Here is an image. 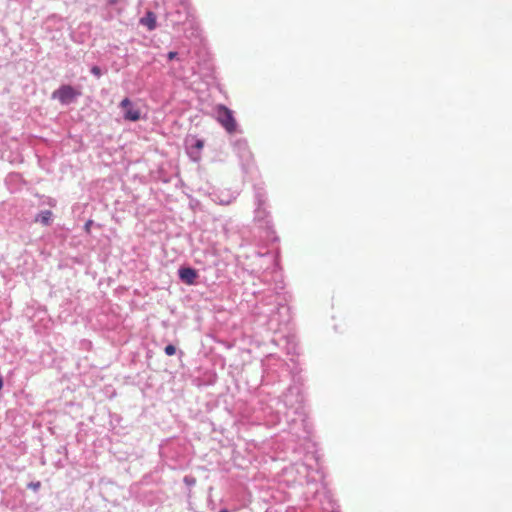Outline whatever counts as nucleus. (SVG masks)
<instances>
[{"instance_id":"1","label":"nucleus","mask_w":512,"mask_h":512,"mask_svg":"<svg viewBox=\"0 0 512 512\" xmlns=\"http://www.w3.org/2000/svg\"><path fill=\"white\" fill-rule=\"evenodd\" d=\"M217 121L223 126V128L230 134L234 133L237 128L236 120L233 116L232 110L225 105L216 106Z\"/></svg>"},{"instance_id":"2","label":"nucleus","mask_w":512,"mask_h":512,"mask_svg":"<svg viewBox=\"0 0 512 512\" xmlns=\"http://www.w3.org/2000/svg\"><path fill=\"white\" fill-rule=\"evenodd\" d=\"M80 95V91L74 89L71 85H62L52 93V98L57 99L62 104H69Z\"/></svg>"},{"instance_id":"3","label":"nucleus","mask_w":512,"mask_h":512,"mask_svg":"<svg viewBox=\"0 0 512 512\" xmlns=\"http://www.w3.org/2000/svg\"><path fill=\"white\" fill-rule=\"evenodd\" d=\"M120 106L124 109V118L129 121H137L140 119V111L139 109H135L132 106V102L128 98H124Z\"/></svg>"},{"instance_id":"4","label":"nucleus","mask_w":512,"mask_h":512,"mask_svg":"<svg viewBox=\"0 0 512 512\" xmlns=\"http://www.w3.org/2000/svg\"><path fill=\"white\" fill-rule=\"evenodd\" d=\"M178 274L180 280L187 285H194L198 277L197 271L190 267L180 268Z\"/></svg>"},{"instance_id":"5","label":"nucleus","mask_w":512,"mask_h":512,"mask_svg":"<svg viewBox=\"0 0 512 512\" xmlns=\"http://www.w3.org/2000/svg\"><path fill=\"white\" fill-rule=\"evenodd\" d=\"M140 23L146 26L149 30L156 28V16L153 12H147L146 16L140 19Z\"/></svg>"},{"instance_id":"6","label":"nucleus","mask_w":512,"mask_h":512,"mask_svg":"<svg viewBox=\"0 0 512 512\" xmlns=\"http://www.w3.org/2000/svg\"><path fill=\"white\" fill-rule=\"evenodd\" d=\"M52 217V212L50 210L42 211L35 218L36 222H41L43 225H49Z\"/></svg>"},{"instance_id":"7","label":"nucleus","mask_w":512,"mask_h":512,"mask_svg":"<svg viewBox=\"0 0 512 512\" xmlns=\"http://www.w3.org/2000/svg\"><path fill=\"white\" fill-rule=\"evenodd\" d=\"M164 351H165L166 355H168V356H173V355L176 353V348H175V346H174V345H171V344H170V345H167V346L165 347V350H164Z\"/></svg>"},{"instance_id":"8","label":"nucleus","mask_w":512,"mask_h":512,"mask_svg":"<svg viewBox=\"0 0 512 512\" xmlns=\"http://www.w3.org/2000/svg\"><path fill=\"white\" fill-rule=\"evenodd\" d=\"M91 73L94 74L96 77L101 76V69L98 66H93L91 68Z\"/></svg>"},{"instance_id":"9","label":"nucleus","mask_w":512,"mask_h":512,"mask_svg":"<svg viewBox=\"0 0 512 512\" xmlns=\"http://www.w3.org/2000/svg\"><path fill=\"white\" fill-rule=\"evenodd\" d=\"M40 486H41V483L39 481L35 482V483L32 482L28 485L29 488H31L35 491L38 490L40 488Z\"/></svg>"},{"instance_id":"10","label":"nucleus","mask_w":512,"mask_h":512,"mask_svg":"<svg viewBox=\"0 0 512 512\" xmlns=\"http://www.w3.org/2000/svg\"><path fill=\"white\" fill-rule=\"evenodd\" d=\"M167 56H168V59H169V60H173V59H175V58H176V56H177V52H175V51H170V52L168 53V55H167Z\"/></svg>"},{"instance_id":"11","label":"nucleus","mask_w":512,"mask_h":512,"mask_svg":"<svg viewBox=\"0 0 512 512\" xmlns=\"http://www.w3.org/2000/svg\"><path fill=\"white\" fill-rule=\"evenodd\" d=\"M91 225H92V220H89V221L86 222V224L84 226L86 232H88V233L90 232Z\"/></svg>"},{"instance_id":"12","label":"nucleus","mask_w":512,"mask_h":512,"mask_svg":"<svg viewBox=\"0 0 512 512\" xmlns=\"http://www.w3.org/2000/svg\"><path fill=\"white\" fill-rule=\"evenodd\" d=\"M203 145H204L203 141H202V140H198V141L196 142V144H195V147H196L197 149H202V148H203Z\"/></svg>"},{"instance_id":"13","label":"nucleus","mask_w":512,"mask_h":512,"mask_svg":"<svg viewBox=\"0 0 512 512\" xmlns=\"http://www.w3.org/2000/svg\"><path fill=\"white\" fill-rule=\"evenodd\" d=\"M119 0H108L109 4H116Z\"/></svg>"},{"instance_id":"14","label":"nucleus","mask_w":512,"mask_h":512,"mask_svg":"<svg viewBox=\"0 0 512 512\" xmlns=\"http://www.w3.org/2000/svg\"><path fill=\"white\" fill-rule=\"evenodd\" d=\"M220 512H228V510H226V509H223V510H221Z\"/></svg>"}]
</instances>
